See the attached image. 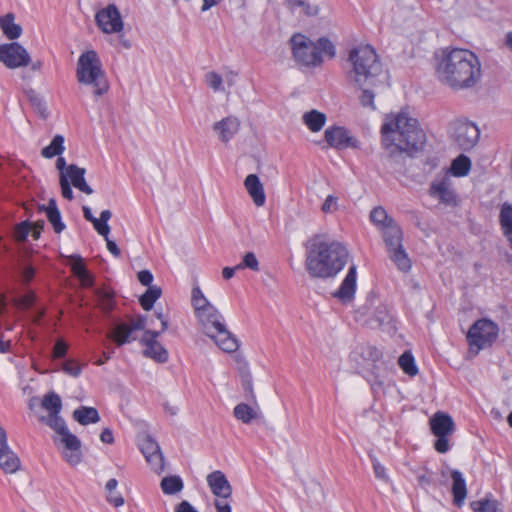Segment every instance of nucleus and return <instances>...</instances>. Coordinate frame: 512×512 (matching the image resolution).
Masks as SVG:
<instances>
[{
  "mask_svg": "<svg viewBox=\"0 0 512 512\" xmlns=\"http://www.w3.org/2000/svg\"><path fill=\"white\" fill-rule=\"evenodd\" d=\"M147 324V317L144 315H138L136 318H130L129 322L116 321L111 330L106 334L108 339L114 341V343L121 347L127 343H131L137 340L135 331H145Z\"/></svg>",
  "mask_w": 512,
  "mask_h": 512,
  "instance_id": "8",
  "label": "nucleus"
},
{
  "mask_svg": "<svg viewBox=\"0 0 512 512\" xmlns=\"http://www.w3.org/2000/svg\"><path fill=\"white\" fill-rule=\"evenodd\" d=\"M401 369L409 376H415L418 373L414 356L411 352L405 351L398 359Z\"/></svg>",
  "mask_w": 512,
  "mask_h": 512,
  "instance_id": "44",
  "label": "nucleus"
},
{
  "mask_svg": "<svg viewBox=\"0 0 512 512\" xmlns=\"http://www.w3.org/2000/svg\"><path fill=\"white\" fill-rule=\"evenodd\" d=\"M62 370L72 377H78L81 374L82 368L74 360H67L63 363Z\"/></svg>",
  "mask_w": 512,
  "mask_h": 512,
  "instance_id": "54",
  "label": "nucleus"
},
{
  "mask_svg": "<svg viewBox=\"0 0 512 512\" xmlns=\"http://www.w3.org/2000/svg\"><path fill=\"white\" fill-rule=\"evenodd\" d=\"M436 59V76L452 91L473 89L482 78L481 61L469 49L446 47L436 54Z\"/></svg>",
  "mask_w": 512,
  "mask_h": 512,
  "instance_id": "2",
  "label": "nucleus"
},
{
  "mask_svg": "<svg viewBox=\"0 0 512 512\" xmlns=\"http://www.w3.org/2000/svg\"><path fill=\"white\" fill-rule=\"evenodd\" d=\"M21 466V462L16 453L8 446L0 449V468L6 474L16 473Z\"/></svg>",
  "mask_w": 512,
  "mask_h": 512,
  "instance_id": "25",
  "label": "nucleus"
},
{
  "mask_svg": "<svg viewBox=\"0 0 512 512\" xmlns=\"http://www.w3.org/2000/svg\"><path fill=\"white\" fill-rule=\"evenodd\" d=\"M193 306L195 308V311L197 313V316L200 315V312H204L205 309L208 307H214L212 304L208 302V300L204 297L202 299H198L196 301H193Z\"/></svg>",
  "mask_w": 512,
  "mask_h": 512,
  "instance_id": "60",
  "label": "nucleus"
},
{
  "mask_svg": "<svg viewBox=\"0 0 512 512\" xmlns=\"http://www.w3.org/2000/svg\"><path fill=\"white\" fill-rule=\"evenodd\" d=\"M240 122L236 117L229 116L214 123L213 130L223 143L229 142L239 131Z\"/></svg>",
  "mask_w": 512,
  "mask_h": 512,
  "instance_id": "19",
  "label": "nucleus"
},
{
  "mask_svg": "<svg viewBox=\"0 0 512 512\" xmlns=\"http://www.w3.org/2000/svg\"><path fill=\"white\" fill-rule=\"evenodd\" d=\"M161 332L145 330L140 338V344L144 346L143 356L157 363H166L169 358L167 349L157 340Z\"/></svg>",
  "mask_w": 512,
  "mask_h": 512,
  "instance_id": "13",
  "label": "nucleus"
},
{
  "mask_svg": "<svg viewBox=\"0 0 512 512\" xmlns=\"http://www.w3.org/2000/svg\"><path fill=\"white\" fill-rule=\"evenodd\" d=\"M373 317L378 325H384L390 321V313L387 305L380 304L374 310Z\"/></svg>",
  "mask_w": 512,
  "mask_h": 512,
  "instance_id": "48",
  "label": "nucleus"
},
{
  "mask_svg": "<svg viewBox=\"0 0 512 512\" xmlns=\"http://www.w3.org/2000/svg\"><path fill=\"white\" fill-rule=\"evenodd\" d=\"M26 96L35 110V112L43 119L47 118L48 111L46 107L45 101L42 99V97L33 89H29L26 91Z\"/></svg>",
  "mask_w": 512,
  "mask_h": 512,
  "instance_id": "40",
  "label": "nucleus"
},
{
  "mask_svg": "<svg viewBox=\"0 0 512 512\" xmlns=\"http://www.w3.org/2000/svg\"><path fill=\"white\" fill-rule=\"evenodd\" d=\"M78 280L83 287H92L94 284L93 276L89 273V271H86L84 274L78 276Z\"/></svg>",
  "mask_w": 512,
  "mask_h": 512,
  "instance_id": "62",
  "label": "nucleus"
},
{
  "mask_svg": "<svg viewBox=\"0 0 512 512\" xmlns=\"http://www.w3.org/2000/svg\"><path fill=\"white\" fill-rule=\"evenodd\" d=\"M237 268L240 270L247 268L255 272L260 270L259 261L253 252H247L243 256L242 262L237 264Z\"/></svg>",
  "mask_w": 512,
  "mask_h": 512,
  "instance_id": "47",
  "label": "nucleus"
},
{
  "mask_svg": "<svg viewBox=\"0 0 512 512\" xmlns=\"http://www.w3.org/2000/svg\"><path fill=\"white\" fill-rule=\"evenodd\" d=\"M233 415L237 420H240L244 424L251 423L254 419H257L259 413L257 410L252 408L246 403H239L234 407Z\"/></svg>",
  "mask_w": 512,
  "mask_h": 512,
  "instance_id": "32",
  "label": "nucleus"
},
{
  "mask_svg": "<svg viewBox=\"0 0 512 512\" xmlns=\"http://www.w3.org/2000/svg\"><path fill=\"white\" fill-rule=\"evenodd\" d=\"M76 77L79 83L93 86L95 97L102 96L109 89L102 63L94 50L82 53L77 62Z\"/></svg>",
  "mask_w": 512,
  "mask_h": 512,
  "instance_id": "7",
  "label": "nucleus"
},
{
  "mask_svg": "<svg viewBox=\"0 0 512 512\" xmlns=\"http://www.w3.org/2000/svg\"><path fill=\"white\" fill-rule=\"evenodd\" d=\"M290 43L295 60L305 66L320 65L323 61L322 54H326L329 58H333L336 54L334 44L325 37L313 42L302 34H295Z\"/></svg>",
  "mask_w": 512,
  "mask_h": 512,
  "instance_id": "5",
  "label": "nucleus"
},
{
  "mask_svg": "<svg viewBox=\"0 0 512 512\" xmlns=\"http://www.w3.org/2000/svg\"><path fill=\"white\" fill-rule=\"evenodd\" d=\"M70 262L74 275L78 278L81 274L88 271L83 263V259L80 255H71Z\"/></svg>",
  "mask_w": 512,
  "mask_h": 512,
  "instance_id": "50",
  "label": "nucleus"
},
{
  "mask_svg": "<svg viewBox=\"0 0 512 512\" xmlns=\"http://www.w3.org/2000/svg\"><path fill=\"white\" fill-rule=\"evenodd\" d=\"M381 133L382 145L389 158H395L402 153L413 156L422 150L426 142V135L418 120L406 112H400L387 120L381 127Z\"/></svg>",
  "mask_w": 512,
  "mask_h": 512,
  "instance_id": "3",
  "label": "nucleus"
},
{
  "mask_svg": "<svg viewBox=\"0 0 512 512\" xmlns=\"http://www.w3.org/2000/svg\"><path fill=\"white\" fill-rule=\"evenodd\" d=\"M453 503L461 507L467 496L466 481L459 470H451Z\"/></svg>",
  "mask_w": 512,
  "mask_h": 512,
  "instance_id": "24",
  "label": "nucleus"
},
{
  "mask_svg": "<svg viewBox=\"0 0 512 512\" xmlns=\"http://www.w3.org/2000/svg\"><path fill=\"white\" fill-rule=\"evenodd\" d=\"M383 238L388 252L403 246V232L397 224L390 225L387 229L383 230Z\"/></svg>",
  "mask_w": 512,
  "mask_h": 512,
  "instance_id": "27",
  "label": "nucleus"
},
{
  "mask_svg": "<svg viewBox=\"0 0 512 512\" xmlns=\"http://www.w3.org/2000/svg\"><path fill=\"white\" fill-rule=\"evenodd\" d=\"M356 277L357 270L356 266L353 264L349 267L348 273L345 276L340 288L333 293V296L338 298L342 303H349L355 294L356 289Z\"/></svg>",
  "mask_w": 512,
  "mask_h": 512,
  "instance_id": "18",
  "label": "nucleus"
},
{
  "mask_svg": "<svg viewBox=\"0 0 512 512\" xmlns=\"http://www.w3.org/2000/svg\"><path fill=\"white\" fill-rule=\"evenodd\" d=\"M59 183L62 196L67 200H72L74 198L73 191L65 173H62V175L59 176Z\"/></svg>",
  "mask_w": 512,
  "mask_h": 512,
  "instance_id": "52",
  "label": "nucleus"
},
{
  "mask_svg": "<svg viewBox=\"0 0 512 512\" xmlns=\"http://www.w3.org/2000/svg\"><path fill=\"white\" fill-rule=\"evenodd\" d=\"M321 210L324 213H332L337 210V198L333 195L327 196L322 204Z\"/></svg>",
  "mask_w": 512,
  "mask_h": 512,
  "instance_id": "56",
  "label": "nucleus"
},
{
  "mask_svg": "<svg viewBox=\"0 0 512 512\" xmlns=\"http://www.w3.org/2000/svg\"><path fill=\"white\" fill-rule=\"evenodd\" d=\"M32 230V225L29 222H22L16 229L17 237L20 240H25Z\"/></svg>",
  "mask_w": 512,
  "mask_h": 512,
  "instance_id": "58",
  "label": "nucleus"
},
{
  "mask_svg": "<svg viewBox=\"0 0 512 512\" xmlns=\"http://www.w3.org/2000/svg\"><path fill=\"white\" fill-rule=\"evenodd\" d=\"M86 170L78 167L75 164L68 165L67 167V179L71 181V184L78 190L88 195L93 193V189L87 184L85 180Z\"/></svg>",
  "mask_w": 512,
  "mask_h": 512,
  "instance_id": "23",
  "label": "nucleus"
},
{
  "mask_svg": "<svg viewBox=\"0 0 512 512\" xmlns=\"http://www.w3.org/2000/svg\"><path fill=\"white\" fill-rule=\"evenodd\" d=\"M204 333L214 340L223 351L235 352L239 343L236 337L226 328L223 316L215 307H208L197 316Z\"/></svg>",
  "mask_w": 512,
  "mask_h": 512,
  "instance_id": "6",
  "label": "nucleus"
},
{
  "mask_svg": "<svg viewBox=\"0 0 512 512\" xmlns=\"http://www.w3.org/2000/svg\"><path fill=\"white\" fill-rule=\"evenodd\" d=\"M95 22L105 34L119 33L124 27L121 14L115 4H109L100 9L95 15Z\"/></svg>",
  "mask_w": 512,
  "mask_h": 512,
  "instance_id": "12",
  "label": "nucleus"
},
{
  "mask_svg": "<svg viewBox=\"0 0 512 512\" xmlns=\"http://www.w3.org/2000/svg\"><path fill=\"white\" fill-rule=\"evenodd\" d=\"M175 512H198L188 501L183 500L176 508Z\"/></svg>",
  "mask_w": 512,
  "mask_h": 512,
  "instance_id": "63",
  "label": "nucleus"
},
{
  "mask_svg": "<svg viewBox=\"0 0 512 512\" xmlns=\"http://www.w3.org/2000/svg\"><path fill=\"white\" fill-rule=\"evenodd\" d=\"M474 512H497L498 503L495 500L482 499L470 504Z\"/></svg>",
  "mask_w": 512,
  "mask_h": 512,
  "instance_id": "45",
  "label": "nucleus"
},
{
  "mask_svg": "<svg viewBox=\"0 0 512 512\" xmlns=\"http://www.w3.org/2000/svg\"><path fill=\"white\" fill-rule=\"evenodd\" d=\"M430 428L435 436H449L454 431V422L450 415L437 412L430 419Z\"/></svg>",
  "mask_w": 512,
  "mask_h": 512,
  "instance_id": "20",
  "label": "nucleus"
},
{
  "mask_svg": "<svg viewBox=\"0 0 512 512\" xmlns=\"http://www.w3.org/2000/svg\"><path fill=\"white\" fill-rule=\"evenodd\" d=\"M369 458L373 466L375 477L387 483L389 481V477L386 474L385 467L378 461V459L373 454L369 453Z\"/></svg>",
  "mask_w": 512,
  "mask_h": 512,
  "instance_id": "49",
  "label": "nucleus"
},
{
  "mask_svg": "<svg viewBox=\"0 0 512 512\" xmlns=\"http://www.w3.org/2000/svg\"><path fill=\"white\" fill-rule=\"evenodd\" d=\"M305 269L310 277L326 279L336 276L348 261L349 253L337 241L314 235L305 244Z\"/></svg>",
  "mask_w": 512,
  "mask_h": 512,
  "instance_id": "4",
  "label": "nucleus"
},
{
  "mask_svg": "<svg viewBox=\"0 0 512 512\" xmlns=\"http://www.w3.org/2000/svg\"><path fill=\"white\" fill-rule=\"evenodd\" d=\"M162 290L158 286H149L143 295L140 296L139 302L145 311L153 308L154 303L160 298Z\"/></svg>",
  "mask_w": 512,
  "mask_h": 512,
  "instance_id": "36",
  "label": "nucleus"
},
{
  "mask_svg": "<svg viewBox=\"0 0 512 512\" xmlns=\"http://www.w3.org/2000/svg\"><path fill=\"white\" fill-rule=\"evenodd\" d=\"M437 440L435 441L434 448L439 453H446L450 449L448 436H436Z\"/></svg>",
  "mask_w": 512,
  "mask_h": 512,
  "instance_id": "55",
  "label": "nucleus"
},
{
  "mask_svg": "<svg viewBox=\"0 0 512 512\" xmlns=\"http://www.w3.org/2000/svg\"><path fill=\"white\" fill-rule=\"evenodd\" d=\"M207 485L211 493L220 499H229L232 496V486L228 481L226 475L220 471L215 470L206 476Z\"/></svg>",
  "mask_w": 512,
  "mask_h": 512,
  "instance_id": "15",
  "label": "nucleus"
},
{
  "mask_svg": "<svg viewBox=\"0 0 512 512\" xmlns=\"http://www.w3.org/2000/svg\"><path fill=\"white\" fill-rule=\"evenodd\" d=\"M0 62L7 68L15 69L27 66L30 63V56L18 42L5 43L0 45Z\"/></svg>",
  "mask_w": 512,
  "mask_h": 512,
  "instance_id": "11",
  "label": "nucleus"
},
{
  "mask_svg": "<svg viewBox=\"0 0 512 512\" xmlns=\"http://www.w3.org/2000/svg\"><path fill=\"white\" fill-rule=\"evenodd\" d=\"M64 137L62 135H55L51 143L44 147L41 151V155L44 158L50 159L55 156H59L64 151Z\"/></svg>",
  "mask_w": 512,
  "mask_h": 512,
  "instance_id": "39",
  "label": "nucleus"
},
{
  "mask_svg": "<svg viewBox=\"0 0 512 512\" xmlns=\"http://www.w3.org/2000/svg\"><path fill=\"white\" fill-rule=\"evenodd\" d=\"M73 418L81 425L97 423L100 420L99 413L94 407L81 406L74 410Z\"/></svg>",
  "mask_w": 512,
  "mask_h": 512,
  "instance_id": "30",
  "label": "nucleus"
},
{
  "mask_svg": "<svg viewBox=\"0 0 512 512\" xmlns=\"http://www.w3.org/2000/svg\"><path fill=\"white\" fill-rule=\"evenodd\" d=\"M241 384L246 394V399L250 402L256 403V396L253 391L252 376L249 371H245L241 375Z\"/></svg>",
  "mask_w": 512,
  "mask_h": 512,
  "instance_id": "46",
  "label": "nucleus"
},
{
  "mask_svg": "<svg viewBox=\"0 0 512 512\" xmlns=\"http://www.w3.org/2000/svg\"><path fill=\"white\" fill-rule=\"evenodd\" d=\"M348 60L352 63L348 79L361 90L360 104L375 110V96L390 86L388 72L383 68L375 49L370 45L352 49Z\"/></svg>",
  "mask_w": 512,
  "mask_h": 512,
  "instance_id": "1",
  "label": "nucleus"
},
{
  "mask_svg": "<svg viewBox=\"0 0 512 512\" xmlns=\"http://www.w3.org/2000/svg\"><path fill=\"white\" fill-rule=\"evenodd\" d=\"M206 82L209 85L210 88H212L214 91H221L223 90V80L222 77L216 73V72H209L206 74Z\"/></svg>",
  "mask_w": 512,
  "mask_h": 512,
  "instance_id": "51",
  "label": "nucleus"
},
{
  "mask_svg": "<svg viewBox=\"0 0 512 512\" xmlns=\"http://www.w3.org/2000/svg\"><path fill=\"white\" fill-rule=\"evenodd\" d=\"M499 224L503 236L506 238L509 247L512 249V204L504 202L501 205Z\"/></svg>",
  "mask_w": 512,
  "mask_h": 512,
  "instance_id": "26",
  "label": "nucleus"
},
{
  "mask_svg": "<svg viewBox=\"0 0 512 512\" xmlns=\"http://www.w3.org/2000/svg\"><path fill=\"white\" fill-rule=\"evenodd\" d=\"M224 499L217 498L214 502L217 512H231V506L228 502H224Z\"/></svg>",
  "mask_w": 512,
  "mask_h": 512,
  "instance_id": "64",
  "label": "nucleus"
},
{
  "mask_svg": "<svg viewBox=\"0 0 512 512\" xmlns=\"http://www.w3.org/2000/svg\"><path fill=\"white\" fill-rule=\"evenodd\" d=\"M161 489L164 494L173 495L180 492L183 487L182 479L177 475L167 476L161 480Z\"/></svg>",
  "mask_w": 512,
  "mask_h": 512,
  "instance_id": "38",
  "label": "nucleus"
},
{
  "mask_svg": "<svg viewBox=\"0 0 512 512\" xmlns=\"http://www.w3.org/2000/svg\"><path fill=\"white\" fill-rule=\"evenodd\" d=\"M140 450L143 453L145 459L152 457L160 460V446L157 441L150 435L143 437L140 443Z\"/></svg>",
  "mask_w": 512,
  "mask_h": 512,
  "instance_id": "35",
  "label": "nucleus"
},
{
  "mask_svg": "<svg viewBox=\"0 0 512 512\" xmlns=\"http://www.w3.org/2000/svg\"><path fill=\"white\" fill-rule=\"evenodd\" d=\"M453 142L462 151L472 150L480 139V129L468 120H458L453 124Z\"/></svg>",
  "mask_w": 512,
  "mask_h": 512,
  "instance_id": "10",
  "label": "nucleus"
},
{
  "mask_svg": "<svg viewBox=\"0 0 512 512\" xmlns=\"http://www.w3.org/2000/svg\"><path fill=\"white\" fill-rule=\"evenodd\" d=\"M35 302V296L33 294H26V295H23L20 299H19V306L23 309H28L30 308Z\"/></svg>",
  "mask_w": 512,
  "mask_h": 512,
  "instance_id": "61",
  "label": "nucleus"
},
{
  "mask_svg": "<svg viewBox=\"0 0 512 512\" xmlns=\"http://www.w3.org/2000/svg\"><path fill=\"white\" fill-rule=\"evenodd\" d=\"M137 278H138V281L143 286H147V287L152 286L151 283L153 281V275L149 270H142V271L138 272Z\"/></svg>",
  "mask_w": 512,
  "mask_h": 512,
  "instance_id": "59",
  "label": "nucleus"
},
{
  "mask_svg": "<svg viewBox=\"0 0 512 512\" xmlns=\"http://www.w3.org/2000/svg\"><path fill=\"white\" fill-rule=\"evenodd\" d=\"M94 294L101 310L106 314L110 313L115 305L113 291L107 288H96Z\"/></svg>",
  "mask_w": 512,
  "mask_h": 512,
  "instance_id": "31",
  "label": "nucleus"
},
{
  "mask_svg": "<svg viewBox=\"0 0 512 512\" xmlns=\"http://www.w3.org/2000/svg\"><path fill=\"white\" fill-rule=\"evenodd\" d=\"M40 421L48 425L58 435H61L68 430L65 420L60 416V413L49 414L47 417L42 416Z\"/></svg>",
  "mask_w": 512,
  "mask_h": 512,
  "instance_id": "42",
  "label": "nucleus"
},
{
  "mask_svg": "<svg viewBox=\"0 0 512 512\" xmlns=\"http://www.w3.org/2000/svg\"><path fill=\"white\" fill-rule=\"evenodd\" d=\"M430 195L450 207H455L458 204L456 193L445 180L433 182L430 186Z\"/></svg>",
  "mask_w": 512,
  "mask_h": 512,
  "instance_id": "17",
  "label": "nucleus"
},
{
  "mask_svg": "<svg viewBox=\"0 0 512 512\" xmlns=\"http://www.w3.org/2000/svg\"><path fill=\"white\" fill-rule=\"evenodd\" d=\"M41 406L47 410L49 414L60 413L62 410V401L58 394L51 391L43 397Z\"/></svg>",
  "mask_w": 512,
  "mask_h": 512,
  "instance_id": "43",
  "label": "nucleus"
},
{
  "mask_svg": "<svg viewBox=\"0 0 512 512\" xmlns=\"http://www.w3.org/2000/svg\"><path fill=\"white\" fill-rule=\"evenodd\" d=\"M325 140L335 149L356 148L357 140L349 134V131L341 126H332L325 130Z\"/></svg>",
  "mask_w": 512,
  "mask_h": 512,
  "instance_id": "14",
  "label": "nucleus"
},
{
  "mask_svg": "<svg viewBox=\"0 0 512 512\" xmlns=\"http://www.w3.org/2000/svg\"><path fill=\"white\" fill-rule=\"evenodd\" d=\"M146 461L151 465V468L156 473H161L164 470V456L160 451V460L152 457H147Z\"/></svg>",
  "mask_w": 512,
  "mask_h": 512,
  "instance_id": "57",
  "label": "nucleus"
},
{
  "mask_svg": "<svg viewBox=\"0 0 512 512\" xmlns=\"http://www.w3.org/2000/svg\"><path fill=\"white\" fill-rule=\"evenodd\" d=\"M388 253L390 259L395 263L399 270L407 272L411 268V261L403 246Z\"/></svg>",
  "mask_w": 512,
  "mask_h": 512,
  "instance_id": "41",
  "label": "nucleus"
},
{
  "mask_svg": "<svg viewBox=\"0 0 512 512\" xmlns=\"http://www.w3.org/2000/svg\"><path fill=\"white\" fill-rule=\"evenodd\" d=\"M59 436L65 448L63 452L65 460L72 466L79 464L82 458L80 440L76 435L72 434L69 429Z\"/></svg>",
  "mask_w": 512,
  "mask_h": 512,
  "instance_id": "16",
  "label": "nucleus"
},
{
  "mask_svg": "<svg viewBox=\"0 0 512 512\" xmlns=\"http://www.w3.org/2000/svg\"><path fill=\"white\" fill-rule=\"evenodd\" d=\"M303 123L312 132L320 131L326 123V115L316 109L305 112L302 116Z\"/></svg>",
  "mask_w": 512,
  "mask_h": 512,
  "instance_id": "29",
  "label": "nucleus"
},
{
  "mask_svg": "<svg viewBox=\"0 0 512 512\" xmlns=\"http://www.w3.org/2000/svg\"><path fill=\"white\" fill-rule=\"evenodd\" d=\"M498 326L488 319L477 320L467 333L470 346H475L477 351L490 345L498 336Z\"/></svg>",
  "mask_w": 512,
  "mask_h": 512,
  "instance_id": "9",
  "label": "nucleus"
},
{
  "mask_svg": "<svg viewBox=\"0 0 512 512\" xmlns=\"http://www.w3.org/2000/svg\"><path fill=\"white\" fill-rule=\"evenodd\" d=\"M38 210L46 214V217L51 223L55 233L59 234L65 229L66 226L62 221L60 211L54 198H51L47 205H39Z\"/></svg>",
  "mask_w": 512,
  "mask_h": 512,
  "instance_id": "22",
  "label": "nucleus"
},
{
  "mask_svg": "<svg viewBox=\"0 0 512 512\" xmlns=\"http://www.w3.org/2000/svg\"><path fill=\"white\" fill-rule=\"evenodd\" d=\"M286 7L294 12L297 8H301V11L306 16H316L319 13V7L308 2V0H284Z\"/></svg>",
  "mask_w": 512,
  "mask_h": 512,
  "instance_id": "34",
  "label": "nucleus"
},
{
  "mask_svg": "<svg viewBox=\"0 0 512 512\" xmlns=\"http://www.w3.org/2000/svg\"><path fill=\"white\" fill-rule=\"evenodd\" d=\"M370 220L373 224L380 227L382 230L387 229L390 225L396 224L393 218H391L386 210L381 206L375 207L370 212Z\"/></svg>",
  "mask_w": 512,
  "mask_h": 512,
  "instance_id": "33",
  "label": "nucleus"
},
{
  "mask_svg": "<svg viewBox=\"0 0 512 512\" xmlns=\"http://www.w3.org/2000/svg\"><path fill=\"white\" fill-rule=\"evenodd\" d=\"M451 173L456 177H464L468 175L471 169V160L468 156L460 154L451 164Z\"/></svg>",
  "mask_w": 512,
  "mask_h": 512,
  "instance_id": "37",
  "label": "nucleus"
},
{
  "mask_svg": "<svg viewBox=\"0 0 512 512\" xmlns=\"http://www.w3.org/2000/svg\"><path fill=\"white\" fill-rule=\"evenodd\" d=\"M244 186L257 207L265 204L264 187L256 174H249L244 180Z\"/></svg>",
  "mask_w": 512,
  "mask_h": 512,
  "instance_id": "21",
  "label": "nucleus"
},
{
  "mask_svg": "<svg viewBox=\"0 0 512 512\" xmlns=\"http://www.w3.org/2000/svg\"><path fill=\"white\" fill-rule=\"evenodd\" d=\"M68 351V344L63 339H57L54 347L52 357L54 359L64 358Z\"/></svg>",
  "mask_w": 512,
  "mask_h": 512,
  "instance_id": "53",
  "label": "nucleus"
},
{
  "mask_svg": "<svg viewBox=\"0 0 512 512\" xmlns=\"http://www.w3.org/2000/svg\"><path fill=\"white\" fill-rule=\"evenodd\" d=\"M15 16L13 13H8L0 17V28L4 35L10 39L15 40L21 36L22 28L14 22Z\"/></svg>",
  "mask_w": 512,
  "mask_h": 512,
  "instance_id": "28",
  "label": "nucleus"
}]
</instances>
